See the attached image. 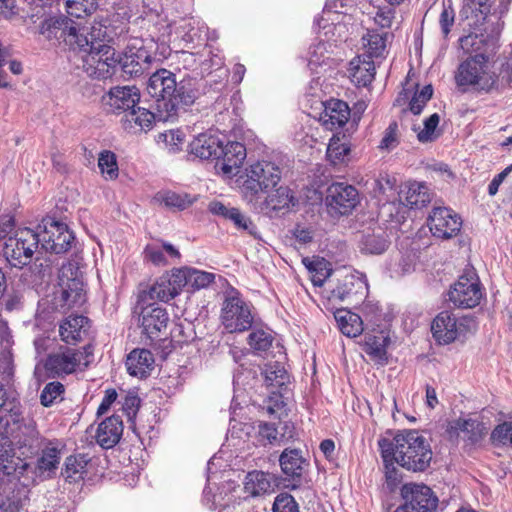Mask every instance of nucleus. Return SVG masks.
Here are the masks:
<instances>
[{
	"label": "nucleus",
	"mask_w": 512,
	"mask_h": 512,
	"mask_svg": "<svg viewBox=\"0 0 512 512\" xmlns=\"http://www.w3.org/2000/svg\"><path fill=\"white\" fill-rule=\"evenodd\" d=\"M275 480L272 475L263 471H251L245 477L244 489L249 495L256 497L274 491Z\"/></svg>",
	"instance_id": "nucleus-37"
},
{
	"label": "nucleus",
	"mask_w": 512,
	"mask_h": 512,
	"mask_svg": "<svg viewBox=\"0 0 512 512\" xmlns=\"http://www.w3.org/2000/svg\"><path fill=\"white\" fill-rule=\"evenodd\" d=\"M154 357L147 349H135L126 359L127 371L130 375L139 378L146 377L153 369Z\"/></svg>",
	"instance_id": "nucleus-34"
},
{
	"label": "nucleus",
	"mask_w": 512,
	"mask_h": 512,
	"mask_svg": "<svg viewBox=\"0 0 512 512\" xmlns=\"http://www.w3.org/2000/svg\"><path fill=\"white\" fill-rule=\"evenodd\" d=\"M220 318L229 333L244 332L253 323L249 305L238 294L230 295L224 300Z\"/></svg>",
	"instance_id": "nucleus-11"
},
{
	"label": "nucleus",
	"mask_w": 512,
	"mask_h": 512,
	"mask_svg": "<svg viewBox=\"0 0 512 512\" xmlns=\"http://www.w3.org/2000/svg\"><path fill=\"white\" fill-rule=\"evenodd\" d=\"M202 88L203 82L201 79L184 78L177 82V90L173 98L157 104L159 121H175L179 114V105H192L200 97Z\"/></svg>",
	"instance_id": "nucleus-7"
},
{
	"label": "nucleus",
	"mask_w": 512,
	"mask_h": 512,
	"mask_svg": "<svg viewBox=\"0 0 512 512\" xmlns=\"http://www.w3.org/2000/svg\"><path fill=\"white\" fill-rule=\"evenodd\" d=\"M89 32L90 25L65 16L49 18L40 26V33L48 40H62L73 50L88 45Z\"/></svg>",
	"instance_id": "nucleus-5"
},
{
	"label": "nucleus",
	"mask_w": 512,
	"mask_h": 512,
	"mask_svg": "<svg viewBox=\"0 0 512 512\" xmlns=\"http://www.w3.org/2000/svg\"><path fill=\"white\" fill-rule=\"evenodd\" d=\"M398 125L396 122H392L386 128L383 138L379 144V148L381 150L390 151L394 149L399 144L398 139Z\"/></svg>",
	"instance_id": "nucleus-58"
},
{
	"label": "nucleus",
	"mask_w": 512,
	"mask_h": 512,
	"mask_svg": "<svg viewBox=\"0 0 512 512\" xmlns=\"http://www.w3.org/2000/svg\"><path fill=\"white\" fill-rule=\"evenodd\" d=\"M455 79L459 86H472L484 92L498 91L512 86V67L503 64L496 73L490 69L488 57L480 53L459 65Z\"/></svg>",
	"instance_id": "nucleus-2"
},
{
	"label": "nucleus",
	"mask_w": 512,
	"mask_h": 512,
	"mask_svg": "<svg viewBox=\"0 0 512 512\" xmlns=\"http://www.w3.org/2000/svg\"><path fill=\"white\" fill-rule=\"evenodd\" d=\"M401 496L404 503L394 512H434L438 506L437 496L424 484H404Z\"/></svg>",
	"instance_id": "nucleus-12"
},
{
	"label": "nucleus",
	"mask_w": 512,
	"mask_h": 512,
	"mask_svg": "<svg viewBox=\"0 0 512 512\" xmlns=\"http://www.w3.org/2000/svg\"><path fill=\"white\" fill-rule=\"evenodd\" d=\"M491 439L503 445L512 444V422H504L498 425L492 431Z\"/></svg>",
	"instance_id": "nucleus-59"
},
{
	"label": "nucleus",
	"mask_w": 512,
	"mask_h": 512,
	"mask_svg": "<svg viewBox=\"0 0 512 512\" xmlns=\"http://www.w3.org/2000/svg\"><path fill=\"white\" fill-rule=\"evenodd\" d=\"M455 20V12L450 4L446 5L443 3V8L439 17V24L442 30V33L445 37L450 33L451 27L454 24Z\"/></svg>",
	"instance_id": "nucleus-60"
},
{
	"label": "nucleus",
	"mask_w": 512,
	"mask_h": 512,
	"mask_svg": "<svg viewBox=\"0 0 512 512\" xmlns=\"http://www.w3.org/2000/svg\"><path fill=\"white\" fill-rule=\"evenodd\" d=\"M122 433L123 422L119 416L113 415L99 424L96 441L102 448L109 449L119 442Z\"/></svg>",
	"instance_id": "nucleus-31"
},
{
	"label": "nucleus",
	"mask_w": 512,
	"mask_h": 512,
	"mask_svg": "<svg viewBox=\"0 0 512 512\" xmlns=\"http://www.w3.org/2000/svg\"><path fill=\"white\" fill-rule=\"evenodd\" d=\"M446 431L450 438H461L468 445H476L484 439L488 428L477 419L458 418L449 423Z\"/></svg>",
	"instance_id": "nucleus-20"
},
{
	"label": "nucleus",
	"mask_w": 512,
	"mask_h": 512,
	"mask_svg": "<svg viewBox=\"0 0 512 512\" xmlns=\"http://www.w3.org/2000/svg\"><path fill=\"white\" fill-rule=\"evenodd\" d=\"M395 18V10L389 7L378 8L374 22L381 28H390Z\"/></svg>",
	"instance_id": "nucleus-63"
},
{
	"label": "nucleus",
	"mask_w": 512,
	"mask_h": 512,
	"mask_svg": "<svg viewBox=\"0 0 512 512\" xmlns=\"http://www.w3.org/2000/svg\"><path fill=\"white\" fill-rule=\"evenodd\" d=\"M227 220H230L237 229L248 231L250 234L253 233L255 228L252 221L238 208L235 207H232V210L228 214Z\"/></svg>",
	"instance_id": "nucleus-57"
},
{
	"label": "nucleus",
	"mask_w": 512,
	"mask_h": 512,
	"mask_svg": "<svg viewBox=\"0 0 512 512\" xmlns=\"http://www.w3.org/2000/svg\"><path fill=\"white\" fill-rule=\"evenodd\" d=\"M140 399L134 393H128L122 402V410L126 414L128 420H132L139 409Z\"/></svg>",
	"instance_id": "nucleus-62"
},
{
	"label": "nucleus",
	"mask_w": 512,
	"mask_h": 512,
	"mask_svg": "<svg viewBox=\"0 0 512 512\" xmlns=\"http://www.w3.org/2000/svg\"><path fill=\"white\" fill-rule=\"evenodd\" d=\"M87 460L84 455L69 456L65 460L64 475L70 482H76L82 479L85 473Z\"/></svg>",
	"instance_id": "nucleus-47"
},
{
	"label": "nucleus",
	"mask_w": 512,
	"mask_h": 512,
	"mask_svg": "<svg viewBox=\"0 0 512 512\" xmlns=\"http://www.w3.org/2000/svg\"><path fill=\"white\" fill-rule=\"evenodd\" d=\"M220 158L216 166L227 176L236 175L246 158V148L240 142L221 143Z\"/></svg>",
	"instance_id": "nucleus-24"
},
{
	"label": "nucleus",
	"mask_w": 512,
	"mask_h": 512,
	"mask_svg": "<svg viewBox=\"0 0 512 512\" xmlns=\"http://www.w3.org/2000/svg\"><path fill=\"white\" fill-rule=\"evenodd\" d=\"M279 166L270 161H258L246 169L241 189L244 196L252 201L260 192L275 188L281 180Z\"/></svg>",
	"instance_id": "nucleus-6"
},
{
	"label": "nucleus",
	"mask_w": 512,
	"mask_h": 512,
	"mask_svg": "<svg viewBox=\"0 0 512 512\" xmlns=\"http://www.w3.org/2000/svg\"><path fill=\"white\" fill-rule=\"evenodd\" d=\"M349 151L350 147L346 143L341 142L338 137L334 136L330 139L328 144L327 157L333 164H337L344 160Z\"/></svg>",
	"instance_id": "nucleus-50"
},
{
	"label": "nucleus",
	"mask_w": 512,
	"mask_h": 512,
	"mask_svg": "<svg viewBox=\"0 0 512 512\" xmlns=\"http://www.w3.org/2000/svg\"><path fill=\"white\" fill-rule=\"evenodd\" d=\"M303 263L312 274L311 280L314 286H322L330 276V269L327 268V263L323 259L304 258Z\"/></svg>",
	"instance_id": "nucleus-48"
},
{
	"label": "nucleus",
	"mask_w": 512,
	"mask_h": 512,
	"mask_svg": "<svg viewBox=\"0 0 512 512\" xmlns=\"http://www.w3.org/2000/svg\"><path fill=\"white\" fill-rule=\"evenodd\" d=\"M262 374L266 387L271 394L281 395L290 382V377L285 368L278 362L265 365Z\"/></svg>",
	"instance_id": "nucleus-36"
},
{
	"label": "nucleus",
	"mask_w": 512,
	"mask_h": 512,
	"mask_svg": "<svg viewBox=\"0 0 512 512\" xmlns=\"http://www.w3.org/2000/svg\"><path fill=\"white\" fill-rule=\"evenodd\" d=\"M358 203L359 193L352 185L337 182L327 189L326 205L331 215H348Z\"/></svg>",
	"instance_id": "nucleus-14"
},
{
	"label": "nucleus",
	"mask_w": 512,
	"mask_h": 512,
	"mask_svg": "<svg viewBox=\"0 0 512 512\" xmlns=\"http://www.w3.org/2000/svg\"><path fill=\"white\" fill-rule=\"evenodd\" d=\"M433 95L432 85L424 86L421 91L416 92L410 101V111L418 115L422 112L426 103L431 99Z\"/></svg>",
	"instance_id": "nucleus-53"
},
{
	"label": "nucleus",
	"mask_w": 512,
	"mask_h": 512,
	"mask_svg": "<svg viewBox=\"0 0 512 512\" xmlns=\"http://www.w3.org/2000/svg\"><path fill=\"white\" fill-rule=\"evenodd\" d=\"M154 57L143 46H129L118 58V63L125 75L129 77H137L149 70Z\"/></svg>",
	"instance_id": "nucleus-21"
},
{
	"label": "nucleus",
	"mask_w": 512,
	"mask_h": 512,
	"mask_svg": "<svg viewBox=\"0 0 512 512\" xmlns=\"http://www.w3.org/2000/svg\"><path fill=\"white\" fill-rule=\"evenodd\" d=\"M273 512H299V507L294 497L281 493L275 498Z\"/></svg>",
	"instance_id": "nucleus-55"
},
{
	"label": "nucleus",
	"mask_w": 512,
	"mask_h": 512,
	"mask_svg": "<svg viewBox=\"0 0 512 512\" xmlns=\"http://www.w3.org/2000/svg\"><path fill=\"white\" fill-rule=\"evenodd\" d=\"M65 387L58 381L47 383L40 394V403L44 407H50L63 400Z\"/></svg>",
	"instance_id": "nucleus-49"
},
{
	"label": "nucleus",
	"mask_w": 512,
	"mask_h": 512,
	"mask_svg": "<svg viewBox=\"0 0 512 512\" xmlns=\"http://www.w3.org/2000/svg\"><path fill=\"white\" fill-rule=\"evenodd\" d=\"M4 426L12 438L14 448L25 458L36 454L46 440L40 435L33 419L10 414L4 417Z\"/></svg>",
	"instance_id": "nucleus-4"
},
{
	"label": "nucleus",
	"mask_w": 512,
	"mask_h": 512,
	"mask_svg": "<svg viewBox=\"0 0 512 512\" xmlns=\"http://www.w3.org/2000/svg\"><path fill=\"white\" fill-rule=\"evenodd\" d=\"M440 121V117L437 113L432 114L424 121V127L414 129L417 132V138L420 142H430L435 139V129L437 128Z\"/></svg>",
	"instance_id": "nucleus-51"
},
{
	"label": "nucleus",
	"mask_w": 512,
	"mask_h": 512,
	"mask_svg": "<svg viewBox=\"0 0 512 512\" xmlns=\"http://www.w3.org/2000/svg\"><path fill=\"white\" fill-rule=\"evenodd\" d=\"M350 77L357 86L366 87L372 83L375 76V64L365 55L357 56L350 62Z\"/></svg>",
	"instance_id": "nucleus-35"
},
{
	"label": "nucleus",
	"mask_w": 512,
	"mask_h": 512,
	"mask_svg": "<svg viewBox=\"0 0 512 512\" xmlns=\"http://www.w3.org/2000/svg\"><path fill=\"white\" fill-rule=\"evenodd\" d=\"M414 269V260L411 255L402 256L398 262L393 265V272L397 276H403Z\"/></svg>",
	"instance_id": "nucleus-64"
},
{
	"label": "nucleus",
	"mask_w": 512,
	"mask_h": 512,
	"mask_svg": "<svg viewBox=\"0 0 512 512\" xmlns=\"http://www.w3.org/2000/svg\"><path fill=\"white\" fill-rule=\"evenodd\" d=\"M393 39V34L390 32L379 33L374 29L367 30L366 34L362 36V47L365 50L364 54L367 58H385L388 50L387 43Z\"/></svg>",
	"instance_id": "nucleus-32"
},
{
	"label": "nucleus",
	"mask_w": 512,
	"mask_h": 512,
	"mask_svg": "<svg viewBox=\"0 0 512 512\" xmlns=\"http://www.w3.org/2000/svg\"><path fill=\"white\" fill-rule=\"evenodd\" d=\"M6 487L2 481H0V512H18L19 511V500L15 497L6 495Z\"/></svg>",
	"instance_id": "nucleus-61"
},
{
	"label": "nucleus",
	"mask_w": 512,
	"mask_h": 512,
	"mask_svg": "<svg viewBox=\"0 0 512 512\" xmlns=\"http://www.w3.org/2000/svg\"><path fill=\"white\" fill-rule=\"evenodd\" d=\"M38 246L37 233L30 228H21L6 240L3 252L12 267L22 268L30 263Z\"/></svg>",
	"instance_id": "nucleus-8"
},
{
	"label": "nucleus",
	"mask_w": 512,
	"mask_h": 512,
	"mask_svg": "<svg viewBox=\"0 0 512 512\" xmlns=\"http://www.w3.org/2000/svg\"><path fill=\"white\" fill-rule=\"evenodd\" d=\"M428 226L434 237L447 240L459 234L462 219L448 207H434L428 217Z\"/></svg>",
	"instance_id": "nucleus-16"
},
{
	"label": "nucleus",
	"mask_w": 512,
	"mask_h": 512,
	"mask_svg": "<svg viewBox=\"0 0 512 512\" xmlns=\"http://www.w3.org/2000/svg\"><path fill=\"white\" fill-rule=\"evenodd\" d=\"M88 318L78 315L70 316L60 325L59 333L62 340L66 343H75L80 341L82 334L86 333L85 325Z\"/></svg>",
	"instance_id": "nucleus-40"
},
{
	"label": "nucleus",
	"mask_w": 512,
	"mask_h": 512,
	"mask_svg": "<svg viewBox=\"0 0 512 512\" xmlns=\"http://www.w3.org/2000/svg\"><path fill=\"white\" fill-rule=\"evenodd\" d=\"M107 37L106 26L95 22L90 24L88 45L76 49L84 53V71L95 79L110 78L118 65L115 49L106 43Z\"/></svg>",
	"instance_id": "nucleus-3"
},
{
	"label": "nucleus",
	"mask_w": 512,
	"mask_h": 512,
	"mask_svg": "<svg viewBox=\"0 0 512 512\" xmlns=\"http://www.w3.org/2000/svg\"><path fill=\"white\" fill-rule=\"evenodd\" d=\"M481 298L480 283L474 274L460 276L449 291V300L458 308H474Z\"/></svg>",
	"instance_id": "nucleus-19"
},
{
	"label": "nucleus",
	"mask_w": 512,
	"mask_h": 512,
	"mask_svg": "<svg viewBox=\"0 0 512 512\" xmlns=\"http://www.w3.org/2000/svg\"><path fill=\"white\" fill-rule=\"evenodd\" d=\"M279 462L282 472L293 479L301 477L306 464L298 449H285L279 457Z\"/></svg>",
	"instance_id": "nucleus-39"
},
{
	"label": "nucleus",
	"mask_w": 512,
	"mask_h": 512,
	"mask_svg": "<svg viewBox=\"0 0 512 512\" xmlns=\"http://www.w3.org/2000/svg\"><path fill=\"white\" fill-rule=\"evenodd\" d=\"M98 167L106 180H114L119 175L116 155L109 150H104L99 154Z\"/></svg>",
	"instance_id": "nucleus-46"
},
{
	"label": "nucleus",
	"mask_w": 512,
	"mask_h": 512,
	"mask_svg": "<svg viewBox=\"0 0 512 512\" xmlns=\"http://www.w3.org/2000/svg\"><path fill=\"white\" fill-rule=\"evenodd\" d=\"M146 89L157 104L168 101L177 90L176 75L167 69H159L150 76Z\"/></svg>",
	"instance_id": "nucleus-22"
},
{
	"label": "nucleus",
	"mask_w": 512,
	"mask_h": 512,
	"mask_svg": "<svg viewBox=\"0 0 512 512\" xmlns=\"http://www.w3.org/2000/svg\"><path fill=\"white\" fill-rule=\"evenodd\" d=\"M470 324L471 320L468 318H457L453 313L443 311L433 320L431 330L439 343L449 344L466 333Z\"/></svg>",
	"instance_id": "nucleus-17"
},
{
	"label": "nucleus",
	"mask_w": 512,
	"mask_h": 512,
	"mask_svg": "<svg viewBox=\"0 0 512 512\" xmlns=\"http://www.w3.org/2000/svg\"><path fill=\"white\" fill-rule=\"evenodd\" d=\"M182 277L184 276L178 272V269L163 274L148 289L140 290L138 303L145 304L153 300L168 302L182 291V280L184 279Z\"/></svg>",
	"instance_id": "nucleus-13"
},
{
	"label": "nucleus",
	"mask_w": 512,
	"mask_h": 512,
	"mask_svg": "<svg viewBox=\"0 0 512 512\" xmlns=\"http://www.w3.org/2000/svg\"><path fill=\"white\" fill-rule=\"evenodd\" d=\"M294 205L295 198L292 191L288 187L280 186L268 194L261 204V211L272 216L273 212L288 210Z\"/></svg>",
	"instance_id": "nucleus-33"
},
{
	"label": "nucleus",
	"mask_w": 512,
	"mask_h": 512,
	"mask_svg": "<svg viewBox=\"0 0 512 512\" xmlns=\"http://www.w3.org/2000/svg\"><path fill=\"white\" fill-rule=\"evenodd\" d=\"M155 200L168 208L184 210L191 206L196 198L187 193H177L174 191H161L155 195Z\"/></svg>",
	"instance_id": "nucleus-45"
},
{
	"label": "nucleus",
	"mask_w": 512,
	"mask_h": 512,
	"mask_svg": "<svg viewBox=\"0 0 512 512\" xmlns=\"http://www.w3.org/2000/svg\"><path fill=\"white\" fill-rule=\"evenodd\" d=\"M156 118L159 119L158 113L154 114L142 107H134V109L126 112L120 122L122 128L131 134H139L149 131Z\"/></svg>",
	"instance_id": "nucleus-27"
},
{
	"label": "nucleus",
	"mask_w": 512,
	"mask_h": 512,
	"mask_svg": "<svg viewBox=\"0 0 512 512\" xmlns=\"http://www.w3.org/2000/svg\"><path fill=\"white\" fill-rule=\"evenodd\" d=\"M340 331L347 337H357L363 332L361 317L348 310H337L334 314Z\"/></svg>",
	"instance_id": "nucleus-41"
},
{
	"label": "nucleus",
	"mask_w": 512,
	"mask_h": 512,
	"mask_svg": "<svg viewBox=\"0 0 512 512\" xmlns=\"http://www.w3.org/2000/svg\"><path fill=\"white\" fill-rule=\"evenodd\" d=\"M39 245L47 252L66 253L72 245L74 236L65 223L46 217L37 226Z\"/></svg>",
	"instance_id": "nucleus-9"
},
{
	"label": "nucleus",
	"mask_w": 512,
	"mask_h": 512,
	"mask_svg": "<svg viewBox=\"0 0 512 512\" xmlns=\"http://www.w3.org/2000/svg\"><path fill=\"white\" fill-rule=\"evenodd\" d=\"M142 310L140 313V322L143 332L149 337L154 338L162 329L166 328L168 323V314L162 307L153 306L150 301L140 304Z\"/></svg>",
	"instance_id": "nucleus-26"
},
{
	"label": "nucleus",
	"mask_w": 512,
	"mask_h": 512,
	"mask_svg": "<svg viewBox=\"0 0 512 512\" xmlns=\"http://www.w3.org/2000/svg\"><path fill=\"white\" fill-rule=\"evenodd\" d=\"M78 268L71 262L61 266L58 273L60 306L70 308L83 301L82 281L78 277Z\"/></svg>",
	"instance_id": "nucleus-15"
},
{
	"label": "nucleus",
	"mask_w": 512,
	"mask_h": 512,
	"mask_svg": "<svg viewBox=\"0 0 512 512\" xmlns=\"http://www.w3.org/2000/svg\"><path fill=\"white\" fill-rule=\"evenodd\" d=\"M63 445L59 440H48L43 442L41 455L37 460L36 471L39 476H50L58 468L61 459V449Z\"/></svg>",
	"instance_id": "nucleus-28"
},
{
	"label": "nucleus",
	"mask_w": 512,
	"mask_h": 512,
	"mask_svg": "<svg viewBox=\"0 0 512 512\" xmlns=\"http://www.w3.org/2000/svg\"><path fill=\"white\" fill-rule=\"evenodd\" d=\"M221 142L217 137L200 134L190 143V152L200 159L220 158Z\"/></svg>",
	"instance_id": "nucleus-38"
},
{
	"label": "nucleus",
	"mask_w": 512,
	"mask_h": 512,
	"mask_svg": "<svg viewBox=\"0 0 512 512\" xmlns=\"http://www.w3.org/2000/svg\"><path fill=\"white\" fill-rule=\"evenodd\" d=\"M91 355L90 347L83 350L66 348L49 354L44 362V368L52 377L68 375L75 372L80 365L88 366V357Z\"/></svg>",
	"instance_id": "nucleus-10"
},
{
	"label": "nucleus",
	"mask_w": 512,
	"mask_h": 512,
	"mask_svg": "<svg viewBox=\"0 0 512 512\" xmlns=\"http://www.w3.org/2000/svg\"><path fill=\"white\" fill-rule=\"evenodd\" d=\"M66 8L70 16L79 19L83 14H90L95 9V3L94 0H68Z\"/></svg>",
	"instance_id": "nucleus-52"
},
{
	"label": "nucleus",
	"mask_w": 512,
	"mask_h": 512,
	"mask_svg": "<svg viewBox=\"0 0 512 512\" xmlns=\"http://www.w3.org/2000/svg\"><path fill=\"white\" fill-rule=\"evenodd\" d=\"M399 202L405 207L418 209L430 202L428 188L419 182H406L398 193Z\"/></svg>",
	"instance_id": "nucleus-30"
},
{
	"label": "nucleus",
	"mask_w": 512,
	"mask_h": 512,
	"mask_svg": "<svg viewBox=\"0 0 512 512\" xmlns=\"http://www.w3.org/2000/svg\"><path fill=\"white\" fill-rule=\"evenodd\" d=\"M178 272L182 274L183 288L188 287L191 290H199L208 287L215 279V275L210 272L201 271L195 268H179Z\"/></svg>",
	"instance_id": "nucleus-42"
},
{
	"label": "nucleus",
	"mask_w": 512,
	"mask_h": 512,
	"mask_svg": "<svg viewBox=\"0 0 512 512\" xmlns=\"http://www.w3.org/2000/svg\"><path fill=\"white\" fill-rule=\"evenodd\" d=\"M272 340V336L263 330H256L249 335L250 346L259 351L267 350L271 346Z\"/></svg>",
	"instance_id": "nucleus-56"
},
{
	"label": "nucleus",
	"mask_w": 512,
	"mask_h": 512,
	"mask_svg": "<svg viewBox=\"0 0 512 512\" xmlns=\"http://www.w3.org/2000/svg\"><path fill=\"white\" fill-rule=\"evenodd\" d=\"M257 439L262 445L274 444L278 441V431L274 424L260 422L258 425Z\"/></svg>",
	"instance_id": "nucleus-54"
},
{
	"label": "nucleus",
	"mask_w": 512,
	"mask_h": 512,
	"mask_svg": "<svg viewBox=\"0 0 512 512\" xmlns=\"http://www.w3.org/2000/svg\"><path fill=\"white\" fill-rule=\"evenodd\" d=\"M378 445L382 459L395 460L398 465L408 471H425L432 460L430 444L416 430L402 431L392 440L380 439Z\"/></svg>",
	"instance_id": "nucleus-1"
},
{
	"label": "nucleus",
	"mask_w": 512,
	"mask_h": 512,
	"mask_svg": "<svg viewBox=\"0 0 512 512\" xmlns=\"http://www.w3.org/2000/svg\"><path fill=\"white\" fill-rule=\"evenodd\" d=\"M386 232L382 229L364 234L361 239V251L367 254H382L389 247Z\"/></svg>",
	"instance_id": "nucleus-43"
},
{
	"label": "nucleus",
	"mask_w": 512,
	"mask_h": 512,
	"mask_svg": "<svg viewBox=\"0 0 512 512\" xmlns=\"http://www.w3.org/2000/svg\"><path fill=\"white\" fill-rule=\"evenodd\" d=\"M140 95L135 86L114 87L108 93L107 105L112 113L125 114L134 109Z\"/></svg>",
	"instance_id": "nucleus-25"
},
{
	"label": "nucleus",
	"mask_w": 512,
	"mask_h": 512,
	"mask_svg": "<svg viewBox=\"0 0 512 512\" xmlns=\"http://www.w3.org/2000/svg\"><path fill=\"white\" fill-rule=\"evenodd\" d=\"M4 426V418L0 419V475L19 478L30 468V464L14 455L12 438H9Z\"/></svg>",
	"instance_id": "nucleus-18"
},
{
	"label": "nucleus",
	"mask_w": 512,
	"mask_h": 512,
	"mask_svg": "<svg viewBox=\"0 0 512 512\" xmlns=\"http://www.w3.org/2000/svg\"><path fill=\"white\" fill-rule=\"evenodd\" d=\"M351 115L348 104L339 99H330L323 103V110L319 115V122L330 131L342 128Z\"/></svg>",
	"instance_id": "nucleus-23"
},
{
	"label": "nucleus",
	"mask_w": 512,
	"mask_h": 512,
	"mask_svg": "<svg viewBox=\"0 0 512 512\" xmlns=\"http://www.w3.org/2000/svg\"><path fill=\"white\" fill-rule=\"evenodd\" d=\"M390 338L383 331L377 335H366L364 342V351L375 361L384 362L386 357V348Z\"/></svg>",
	"instance_id": "nucleus-44"
},
{
	"label": "nucleus",
	"mask_w": 512,
	"mask_h": 512,
	"mask_svg": "<svg viewBox=\"0 0 512 512\" xmlns=\"http://www.w3.org/2000/svg\"><path fill=\"white\" fill-rule=\"evenodd\" d=\"M365 283L358 277L349 274L345 275L338 284L331 289L330 299L341 301H359L365 293Z\"/></svg>",
	"instance_id": "nucleus-29"
}]
</instances>
